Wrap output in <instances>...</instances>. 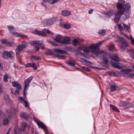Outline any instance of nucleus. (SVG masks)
<instances>
[{"label":"nucleus","instance_id":"nucleus-21","mask_svg":"<svg viewBox=\"0 0 134 134\" xmlns=\"http://www.w3.org/2000/svg\"><path fill=\"white\" fill-rule=\"evenodd\" d=\"M2 42L3 44L8 46L11 47L12 46V43L6 39L2 40Z\"/></svg>","mask_w":134,"mask_h":134},{"label":"nucleus","instance_id":"nucleus-30","mask_svg":"<svg viewBox=\"0 0 134 134\" xmlns=\"http://www.w3.org/2000/svg\"><path fill=\"white\" fill-rule=\"evenodd\" d=\"M9 120L7 118L4 119L3 120V124L4 125H7L9 124Z\"/></svg>","mask_w":134,"mask_h":134},{"label":"nucleus","instance_id":"nucleus-38","mask_svg":"<svg viewBox=\"0 0 134 134\" xmlns=\"http://www.w3.org/2000/svg\"><path fill=\"white\" fill-rule=\"evenodd\" d=\"M35 44H34V45H35V47L33 48V51L34 52H36L37 51H38L40 49V47L39 46H38L37 45H35Z\"/></svg>","mask_w":134,"mask_h":134},{"label":"nucleus","instance_id":"nucleus-50","mask_svg":"<svg viewBox=\"0 0 134 134\" xmlns=\"http://www.w3.org/2000/svg\"><path fill=\"white\" fill-rule=\"evenodd\" d=\"M21 86L20 84L19 83L16 86V90H21Z\"/></svg>","mask_w":134,"mask_h":134},{"label":"nucleus","instance_id":"nucleus-32","mask_svg":"<svg viewBox=\"0 0 134 134\" xmlns=\"http://www.w3.org/2000/svg\"><path fill=\"white\" fill-rule=\"evenodd\" d=\"M30 58L36 60H39L41 58L37 56L32 55L31 56Z\"/></svg>","mask_w":134,"mask_h":134},{"label":"nucleus","instance_id":"nucleus-36","mask_svg":"<svg viewBox=\"0 0 134 134\" xmlns=\"http://www.w3.org/2000/svg\"><path fill=\"white\" fill-rule=\"evenodd\" d=\"M60 0H48V2L49 4H53L56 2Z\"/></svg>","mask_w":134,"mask_h":134},{"label":"nucleus","instance_id":"nucleus-6","mask_svg":"<svg viewBox=\"0 0 134 134\" xmlns=\"http://www.w3.org/2000/svg\"><path fill=\"white\" fill-rule=\"evenodd\" d=\"M15 56V53L12 51H4L2 54V57L6 59L14 58Z\"/></svg>","mask_w":134,"mask_h":134},{"label":"nucleus","instance_id":"nucleus-53","mask_svg":"<svg viewBox=\"0 0 134 134\" xmlns=\"http://www.w3.org/2000/svg\"><path fill=\"white\" fill-rule=\"evenodd\" d=\"M28 89L24 88V96L25 98H26V95H27V90Z\"/></svg>","mask_w":134,"mask_h":134},{"label":"nucleus","instance_id":"nucleus-23","mask_svg":"<svg viewBox=\"0 0 134 134\" xmlns=\"http://www.w3.org/2000/svg\"><path fill=\"white\" fill-rule=\"evenodd\" d=\"M20 116L25 119L28 120L29 119V115L26 113H23L20 114Z\"/></svg>","mask_w":134,"mask_h":134},{"label":"nucleus","instance_id":"nucleus-63","mask_svg":"<svg viewBox=\"0 0 134 134\" xmlns=\"http://www.w3.org/2000/svg\"><path fill=\"white\" fill-rule=\"evenodd\" d=\"M14 64L13 65V66L15 68H18V66L16 65V63H14Z\"/></svg>","mask_w":134,"mask_h":134},{"label":"nucleus","instance_id":"nucleus-47","mask_svg":"<svg viewBox=\"0 0 134 134\" xmlns=\"http://www.w3.org/2000/svg\"><path fill=\"white\" fill-rule=\"evenodd\" d=\"M127 103H128V105L127 106V108H131L134 106V105L132 103L127 101Z\"/></svg>","mask_w":134,"mask_h":134},{"label":"nucleus","instance_id":"nucleus-34","mask_svg":"<svg viewBox=\"0 0 134 134\" xmlns=\"http://www.w3.org/2000/svg\"><path fill=\"white\" fill-rule=\"evenodd\" d=\"M108 50L110 51H113L114 49V45H110L108 46Z\"/></svg>","mask_w":134,"mask_h":134},{"label":"nucleus","instance_id":"nucleus-28","mask_svg":"<svg viewBox=\"0 0 134 134\" xmlns=\"http://www.w3.org/2000/svg\"><path fill=\"white\" fill-rule=\"evenodd\" d=\"M12 93L14 95H17L19 93V90H16L15 91H14V89L12 88L10 89Z\"/></svg>","mask_w":134,"mask_h":134},{"label":"nucleus","instance_id":"nucleus-37","mask_svg":"<svg viewBox=\"0 0 134 134\" xmlns=\"http://www.w3.org/2000/svg\"><path fill=\"white\" fill-rule=\"evenodd\" d=\"M110 106L113 110L117 112L119 111V110L118 109V108L115 106L113 105H110Z\"/></svg>","mask_w":134,"mask_h":134},{"label":"nucleus","instance_id":"nucleus-13","mask_svg":"<svg viewBox=\"0 0 134 134\" xmlns=\"http://www.w3.org/2000/svg\"><path fill=\"white\" fill-rule=\"evenodd\" d=\"M71 38L69 37L63 36L62 38V44H68L70 43Z\"/></svg>","mask_w":134,"mask_h":134},{"label":"nucleus","instance_id":"nucleus-57","mask_svg":"<svg viewBox=\"0 0 134 134\" xmlns=\"http://www.w3.org/2000/svg\"><path fill=\"white\" fill-rule=\"evenodd\" d=\"M130 52L132 53V56L133 58H134V49H131L130 50Z\"/></svg>","mask_w":134,"mask_h":134},{"label":"nucleus","instance_id":"nucleus-18","mask_svg":"<svg viewBox=\"0 0 134 134\" xmlns=\"http://www.w3.org/2000/svg\"><path fill=\"white\" fill-rule=\"evenodd\" d=\"M130 7L131 5L130 3H127L126 4L124 7V14L125 12L129 11Z\"/></svg>","mask_w":134,"mask_h":134},{"label":"nucleus","instance_id":"nucleus-20","mask_svg":"<svg viewBox=\"0 0 134 134\" xmlns=\"http://www.w3.org/2000/svg\"><path fill=\"white\" fill-rule=\"evenodd\" d=\"M61 14L63 16H67L71 15V12L67 10H64L62 11Z\"/></svg>","mask_w":134,"mask_h":134},{"label":"nucleus","instance_id":"nucleus-62","mask_svg":"<svg viewBox=\"0 0 134 134\" xmlns=\"http://www.w3.org/2000/svg\"><path fill=\"white\" fill-rule=\"evenodd\" d=\"M102 42H100L98 43H97V44L96 45H97V46H98H98H100L101 45V44H102Z\"/></svg>","mask_w":134,"mask_h":134},{"label":"nucleus","instance_id":"nucleus-46","mask_svg":"<svg viewBox=\"0 0 134 134\" xmlns=\"http://www.w3.org/2000/svg\"><path fill=\"white\" fill-rule=\"evenodd\" d=\"M71 26L70 24L67 23L65 24L64 25V27L66 29H70L71 27Z\"/></svg>","mask_w":134,"mask_h":134},{"label":"nucleus","instance_id":"nucleus-19","mask_svg":"<svg viewBox=\"0 0 134 134\" xmlns=\"http://www.w3.org/2000/svg\"><path fill=\"white\" fill-rule=\"evenodd\" d=\"M53 22L51 19L46 20L44 23V27L48 25L53 24Z\"/></svg>","mask_w":134,"mask_h":134},{"label":"nucleus","instance_id":"nucleus-44","mask_svg":"<svg viewBox=\"0 0 134 134\" xmlns=\"http://www.w3.org/2000/svg\"><path fill=\"white\" fill-rule=\"evenodd\" d=\"M72 41L73 43V44L74 46H76L77 45L78 43V41L77 39H74L72 40Z\"/></svg>","mask_w":134,"mask_h":134},{"label":"nucleus","instance_id":"nucleus-9","mask_svg":"<svg viewBox=\"0 0 134 134\" xmlns=\"http://www.w3.org/2000/svg\"><path fill=\"white\" fill-rule=\"evenodd\" d=\"M27 46V44L25 41H23L21 43V45H19L15 49L16 54H19L21 51Z\"/></svg>","mask_w":134,"mask_h":134},{"label":"nucleus","instance_id":"nucleus-55","mask_svg":"<svg viewBox=\"0 0 134 134\" xmlns=\"http://www.w3.org/2000/svg\"><path fill=\"white\" fill-rule=\"evenodd\" d=\"M19 99L21 103H23L24 102V100H25L22 97H19Z\"/></svg>","mask_w":134,"mask_h":134},{"label":"nucleus","instance_id":"nucleus-12","mask_svg":"<svg viewBox=\"0 0 134 134\" xmlns=\"http://www.w3.org/2000/svg\"><path fill=\"white\" fill-rule=\"evenodd\" d=\"M15 112L13 109H11L10 110H8L6 111L7 116L6 117H8L9 118H13L14 114Z\"/></svg>","mask_w":134,"mask_h":134},{"label":"nucleus","instance_id":"nucleus-58","mask_svg":"<svg viewBox=\"0 0 134 134\" xmlns=\"http://www.w3.org/2000/svg\"><path fill=\"white\" fill-rule=\"evenodd\" d=\"M131 37V40L132 43L134 44V39L132 38L131 35H130Z\"/></svg>","mask_w":134,"mask_h":134},{"label":"nucleus","instance_id":"nucleus-8","mask_svg":"<svg viewBox=\"0 0 134 134\" xmlns=\"http://www.w3.org/2000/svg\"><path fill=\"white\" fill-rule=\"evenodd\" d=\"M21 129L18 128H16L14 130V134H21V130L23 131H25L26 129V128L27 126V123L25 122H22L21 123Z\"/></svg>","mask_w":134,"mask_h":134},{"label":"nucleus","instance_id":"nucleus-64","mask_svg":"<svg viewBox=\"0 0 134 134\" xmlns=\"http://www.w3.org/2000/svg\"><path fill=\"white\" fill-rule=\"evenodd\" d=\"M60 57L63 58V59L65 58L66 57L65 56L62 55H60Z\"/></svg>","mask_w":134,"mask_h":134},{"label":"nucleus","instance_id":"nucleus-61","mask_svg":"<svg viewBox=\"0 0 134 134\" xmlns=\"http://www.w3.org/2000/svg\"><path fill=\"white\" fill-rule=\"evenodd\" d=\"M93 11V10L91 9L88 11V13L89 14H92Z\"/></svg>","mask_w":134,"mask_h":134},{"label":"nucleus","instance_id":"nucleus-29","mask_svg":"<svg viewBox=\"0 0 134 134\" xmlns=\"http://www.w3.org/2000/svg\"><path fill=\"white\" fill-rule=\"evenodd\" d=\"M131 71V70L130 69H124L123 70V72L126 74H128V75L130 76H132V75L130 76L129 75V74H129V73Z\"/></svg>","mask_w":134,"mask_h":134},{"label":"nucleus","instance_id":"nucleus-25","mask_svg":"<svg viewBox=\"0 0 134 134\" xmlns=\"http://www.w3.org/2000/svg\"><path fill=\"white\" fill-rule=\"evenodd\" d=\"M126 12V13L125 14V15L122 17V19L124 21H125L127 19L129 18L130 16V12L129 11Z\"/></svg>","mask_w":134,"mask_h":134},{"label":"nucleus","instance_id":"nucleus-3","mask_svg":"<svg viewBox=\"0 0 134 134\" xmlns=\"http://www.w3.org/2000/svg\"><path fill=\"white\" fill-rule=\"evenodd\" d=\"M90 48H91V52L94 54L98 56V54H104V52L102 50L99 51L98 50L97 45H96L93 44L90 45Z\"/></svg>","mask_w":134,"mask_h":134},{"label":"nucleus","instance_id":"nucleus-22","mask_svg":"<svg viewBox=\"0 0 134 134\" xmlns=\"http://www.w3.org/2000/svg\"><path fill=\"white\" fill-rule=\"evenodd\" d=\"M82 47L83 48V51L84 52L87 53L91 52L90 45L89 46H82Z\"/></svg>","mask_w":134,"mask_h":134},{"label":"nucleus","instance_id":"nucleus-27","mask_svg":"<svg viewBox=\"0 0 134 134\" xmlns=\"http://www.w3.org/2000/svg\"><path fill=\"white\" fill-rule=\"evenodd\" d=\"M106 32V30L104 29H101L98 31V33L101 36H104Z\"/></svg>","mask_w":134,"mask_h":134},{"label":"nucleus","instance_id":"nucleus-42","mask_svg":"<svg viewBox=\"0 0 134 134\" xmlns=\"http://www.w3.org/2000/svg\"><path fill=\"white\" fill-rule=\"evenodd\" d=\"M51 19L53 22V24H54L56 21L58 20V18L57 17H53Z\"/></svg>","mask_w":134,"mask_h":134},{"label":"nucleus","instance_id":"nucleus-7","mask_svg":"<svg viewBox=\"0 0 134 134\" xmlns=\"http://www.w3.org/2000/svg\"><path fill=\"white\" fill-rule=\"evenodd\" d=\"M46 33L51 35L53 34V33L51 32L49 30L46 29H44L42 31H39L37 30H35L34 33L36 35L40 36H46Z\"/></svg>","mask_w":134,"mask_h":134},{"label":"nucleus","instance_id":"nucleus-5","mask_svg":"<svg viewBox=\"0 0 134 134\" xmlns=\"http://www.w3.org/2000/svg\"><path fill=\"white\" fill-rule=\"evenodd\" d=\"M34 121L37 124V125L39 128L43 129L46 134H47V130L46 127L44 125V124L40 121L36 117L34 118Z\"/></svg>","mask_w":134,"mask_h":134},{"label":"nucleus","instance_id":"nucleus-48","mask_svg":"<svg viewBox=\"0 0 134 134\" xmlns=\"http://www.w3.org/2000/svg\"><path fill=\"white\" fill-rule=\"evenodd\" d=\"M124 39L120 37H119V39L115 40V41L116 42H120L121 43Z\"/></svg>","mask_w":134,"mask_h":134},{"label":"nucleus","instance_id":"nucleus-17","mask_svg":"<svg viewBox=\"0 0 134 134\" xmlns=\"http://www.w3.org/2000/svg\"><path fill=\"white\" fill-rule=\"evenodd\" d=\"M127 101H120L119 104V105L120 107L124 108H127V106L128 105L127 103Z\"/></svg>","mask_w":134,"mask_h":134},{"label":"nucleus","instance_id":"nucleus-59","mask_svg":"<svg viewBox=\"0 0 134 134\" xmlns=\"http://www.w3.org/2000/svg\"><path fill=\"white\" fill-rule=\"evenodd\" d=\"M46 54L50 55H53V53L51 52H49L46 53Z\"/></svg>","mask_w":134,"mask_h":134},{"label":"nucleus","instance_id":"nucleus-33","mask_svg":"<svg viewBox=\"0 0 134 134\" xmlns=\"http://www.w3.org/2000/svg\"><path fill=\"white\" fill-rule=\"evenodd\" d=\"M118 86L116 85H112L110 86V91L111 92L115 91L116 90V88Z\"/></svg>","mask_w":134,"mask_h":134},{"label":"nucleus","instance_id":"nucleus-14","mask_svg":"<svg viewBox=\"0 0 134 134\" xmlns=\"http://www.w3.org/2000/svg\"><path fill=\"white\" fill-rule=\"evenodd\" d=\"M25 68L32 67L34 70H36L37 68V65L34 62L28 63L25 65Z\"/></svg>","mask_w":134,"mask_h":134},{"label":"nucleus","instance_id":"nucleus-10","mask_svg":"<svg viewBox=\"0 0 134 134\" xmlns=\"http://www.w3.org/2000/svg\"><path fill=\"white\" fill-rule=\"evenodd\" d=\"M32 45H34V44H37L39 46L40 48L42 49H43L44 47V45L43 44L42 41L38 40H34L31 42Z\"/></svg>","mask_w":134,"mask_h":134},{"label":"nucleus","instance_id":"nucleus-4","mask_svg":"<svg viewBox=\"0 0 134 134\" xmlns=\"http://www.w3.org/2000/svg\"><path fill=\"white\" fill-rule=\"evenodd\" d=\"M13 27L11 26H8V28L9 31V32L12 34H13L14 36L17 37H20L22 38H26L27 36L26 35H24L21 33H18L16 32H14L13 31Z\"/></svg>","mask_w":134,"mask_h":134},{"label":"nucleus","instance_id":"nucleus-31","mask_svg":"<svg viewBox=\"0 0 134 134\" xmlns=\"http://www.w3.org/2000/svg\"><path fill=\"white\" fill-rule=\"evenodd\" d=\"M124 29L127 31L130 32V27L124 23L123 24Z\"/></svg>","mask_w":134,"mask_h":134},{"label":"nucleus","instance_id":"nucleus-16","mask_svg":"<svg viewBox=\"0 0 134 134\" xmlns=\"http://www.w3.org/2000/svg\"><path fill=\"white\" fill-rule=\"evenodd\" d=\"M115 12L114 11V10L113 9L109 10V11L104 13V14L107 16H111L113 15H114Z\"/></svg>","mask_w":134,"mask_h":134},{"label":"nucleus","instance_id":"nucleus-39","mask_svg":"<svg viewBox=\"0 0 134 134\" xmlns=\"http://www.w3.org/2000/svg\"><path fill=\"white\" fill-rule=\"evenodd\" d=\"M48 42L51 44L52 45L54 46H58V44L55 42L49 40H47Z\"/></svg>","mask_w":134,"mask_h":134},{"label":"nucleus","instance_id":"nucleus-15","mask_svg":"<svg viewBox=\"0 0 134 134\" xmlns=\"http://www.w3.org/2000/svg\"><path fill=\"white\" fill-rule=\"evenodd\" d=\"M120 48L121 49L124 50L126 49L128 46V44L127 41L124 39L121 42Z\"/></svg>","mask_w":134,"mask_h":134},{"label":"nucleus","instance_id":"nucleus-45","mask_svg":"<svg viewBox=\"0 0 134 134\" xmlns=\"http://www.w3.org/2000/svg\"><path fill=\"white\" fill-rule=\"evenodd\" d=\"M117 25L119 31L120 32L122 31L123 30V28L121 25L120 24H118Z\"/></svg>","mask_w":134,"mask_h":134},{"label":"nucleus","instance_id":"nucleus-49","mask_svg":"<svg viewBox=\"0 0 134 134\" xmlns=\"http://www.w3.org/2000/svg\"><path fill=\"white\" fill-rule=\"evenodd\" d=\"M83 50L82 47H79L77 48L76 50L75 51L79 53H81V51Z\"/></svg>","mask_w":134,"mask_h":134},{"label":"nucleus","instance_id":"nucleus-26","mask_svg":"<svg viewBox=\"0 0 134 134\" xmlns=\"http://www.w3.org/2000/svg\"><path fill=\"white\" fill-rule=\"evenodd\" d=\"M62 37H63L61 35H57L56 38L54 39V40L56 42L61 43Z\"/></svg>","mask_w":134,"mask_h":134},{"label":"nucleus","instance_id":"nucleus-35","mask_svg":"<svg viewBox=\"0 0 134 134\" xmlns=\"http://www.w3.org/2000/svg\"><path fill=\"white\" fill-rule=\"evenodd\" d=\"M103 60L105 64L107 65L109 63V61L104 54L103 56Z\"/></svg>","mask_w":134,"mask_h":134},{"label":"nucleus","instance_id":"nucleus-11","mask_svg":"<svg viewBox=\"0 0 134 134\" xmlns=\"http://www.w3.org/2000/svg\"><path fill=\"white\" fill-rule=\"evenodd\" d=\"M33 77L32 76H31L27 79L24 81V88L28 89L30 83L32 81Z\"/></svg>","mask_w":134,"mask_h":134},{"label":"nucleus","instance_id":"nucleus-1","mask_svg":"<svg viewBox=\"0 0 134 134\" xmlns=\"http://www.w3.org/2000/svg\"><path fill=\"white\" fill-rule=\"evenodd\" d=\"M120 2H118L116 3L117 10L115 12L114 20L115 23L118 24L122 15L124 14V7L125 1L124 0H120Z\"/></svg>","mask_w":134,"mask_h":134},{"label":"nucleus","instance_id":"nucleus-52","mask_svg":"<svg viewBox=\"0 0 134 134\" xmlns=\"http://www.w3.org/2000/svg\"><path fill=\"white\" fill-rule=\"evenodd\" d=\"M82 68L83 70L87 71H89L90 70V69L89 68L85 66H82Z\"/></svg>","mask_w":134,"mask_h":134},{"label":"nucleus","instance_id":"nucleus-2","mask_svg":"<svg viewBox=\"0 0 134 134\" xmlns=\"http://www.w3.org/2000/svg\"><path fill=\"white\" fill-rule=\"evenodd\" d=\"M109 57L112 59L111 62L113 66L117 69H121V67L119 65V58L112 54H110Z\"/></svg>","mask_w":134,"mask_h":134},{"label":"nucleus","instance_id":"nucleus-40","mask_svg":"<svg viewBox=\"0 0 134 134\" xmlns=\"http://www.w3.org/2000/svg\"><path fill=\"white\" fill-rule=\"evenodd\" d=\"M67 64L69 65L71 67H74L75 65V64L74 63L71 61L69 62H68Z\"/></svg>","mask_w":134,"mask_h":134},{"label":"nucleus","instance_id":"nucleus-43","mask_svg":"<svg viewBox=\"0 0 134 134\" xmlns=\"http://www.w3.org/2000/svg\"><path fill=\"white\" fill-rule=\"evenodd\" d=\"M4 98L6 100H9L10 98L8 94H5L4 96Z\"/></svg>","mask_w":134,"mask_h":134},{"label":"nucleus","instance_id":"nucleus-56","mask_svg":"<svg viewBox=\"0 0 134 134\" xmlns=\"http://www.w3.org/2000/svg\"><path fill=\"white\" fill-rule=\"evenodd\" d=\"M24 102L25 104V107L26 108H27L28 107H29V105H28V102L26 100H24Z\"/></svg>","mask_w":134,"mask_h":134},{"label":"nucleus","instance_id":"nucleus-54","mask_svg":"<svg viewBox=\"0 0 134 134\" xmlns=\"http://www.w3.org/2000/svg\"><path fill=\"white\" fill-rule=\"evenodd\" d=\"M19 83L17 82L13 81L12 82V84H13L12 86L14 87H16L17 84Z\"/></svg>","mask_w":134,"mask_h":134},{"label":"nucleus","instance_id":"nucleus-24","mask_svg":"<svg viewBox=\"0 0 134 134\" xmlns=\"http://www.w3.org/2000/svg\"><path fill=\"white\" fill-rule=\"evenodd\" d=\"M54 51L55 53H60L62 54H65L67 53V52L65 51L58 48H55L54 49Z\"/></svg>","mask_w":134,"mask_h":134},{"label":"nucleus","instance_id":"nucleus-51","mask_svg":"<svg viewBox=\"0 0 134 134\" xmlns=\"http://www.w3.org/2000/svg\"><path fill=\"white\" fill-rule=\"evenodd\" d=\"M65 49L68 52H71L72 50V47H66Z\"/></svg>","mask_w":134,"mask_h":134},{"label":"nucleus","instance_id":"nucleus-41","mask_svg":"<svg viewBox=\"0 0 134 134\" xmlns=\"http://www.w3.org/2000/svg\"><path fill=\"white\" fill-rule=\"evenodd\" d=\"M8 75L6 74H5L4 76L3 77V81L5 82H6L8 81Z\"/></svg>","mask_w":134,"mask_h":134},{"label":"nucleus","instance_id":"nucleus-60","mask_svg":"<svg viewBox=\"0 0 134 134\" xmlns=\"http://www.w3.org/2000/svg\"><path fill=\"white\" fill-rule=\"evenodd\" d=\"M83 60L84 61V62H86L87 63H90V64H91V62L89 61L88 60H87L85 59H83Z\"/></svg>","mask_w":134,"mask_h":134}]
</instances>
